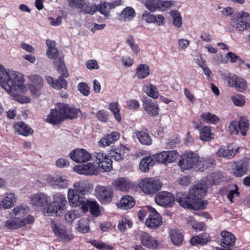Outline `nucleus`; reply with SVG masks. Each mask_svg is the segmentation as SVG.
<instances>
[{
	"label": "nucleus",
	"instance_id": "nucleus-8",
	"mask_svg": "<svg viewBox=\"0 0 250 250\" xmlns=\"http://www.w3.org/2000/svg\"><path fill=\"white\" fill-rule=\"evenodd\" d=\"M74 170L79 174L90 176L97 175L101 172L99 167L95 162L75 166L74 167Z\"/></svg>",
	"mask_w": 250,
	"mask_h": 250
},
{
	"label": "nucleus",
	"instance_id": "nucleus-44",
	"mask_svg": "<svg viewBox=\"0 0 250 250\" xmlns=\"http://www.w3.org/2000/svg\"><path fill=\"white\" fill-rule=\"evenodd\" d=\"M201 118L204 122L212 124H216L219 121V118L217 116L209 112L203 113L201 115Z\"/></svg>",
	"mask_w": 250,
	"mask_h": 250
},
{
	"label": "nucleus",
	"instance_id": "nucleus-36",
	"mask_svg": "<svg viewBox=\"0 0 250 250\" xmlns=\"http://www.w3.org/2000/svg\"><path fill=\"white\" fill-rule=\"evenodd\" d=\"M135 205L134 199L131 196H124L117 204L118 207L122 209H129L133 208Z\"/></svg>",
	"mask_w": 250,
	"mask_h": 250
},
{
	"label": "nucleus",
	"instance_id": "nucleus-47",
	"mask_svg": "<svg viewBox=\"0 0 250 250\" xmlns=\"http://www.w3.org/2000/svg\"><path fill=\"white\" fill-rule=\"evenodd\" d=\"M59 64L57 66L58 71L60 72L59 77L62 80L69 77V74L66 69L62 59L60 57L59 58Z\"/></svg>",
	"mask_w": 250,
	"mask_h": 250
},
{
	"label": "nucleus",
	"instance_id": "nucleus-51",
	"mask_svg": "<svg viewBox=\"0 0 250 250\" xmlns=\"http://www.w3.org/2000/svg\"><path fill=\"white\" fill-rule=\"evenodd\" d=\"M145 5L146 8L151 12L160 10V0H146Z\"/></svg>",
	"mask_w": 250,
	"mask_h": 250
},
{
	"label": "nucleus",
	"instance_id": "nucleus-33",
	"mask_svg": "<svg viewBox=\"0 0 250 250\" xmlns=\"http://www.w3.org/2000/svg\"><path fill=\"white\" fill-rule=\"evenodd\" d=\"M134 133L140 143L142 145L147 146L151 145L152 141L147 128L142 130H136Z\"/></svg>",
	"mask_w": 250,
	"mask_h": 250
},
{
	"label": "nucleus",
	"instance_id": "nucleus-6",
	"mask_svg": "<svg viewBox=\"0 0 250 250\" xmlns=\"http://www.w3.org/2000/svg\"><path fill=\"white\" fill-rule=\"evenodd\" d=\"M95 191L96 197L101 204L107 205L112 202L114 190L111 187L98 186Z\"/></svg>",
	"mask_w": 250,
	"mask_h": 250
},
{
	"label": "nucleus",
	"instance_id": "nucleus-3",
	"mask_svg": "<svg viewBox=\"0 0 250 250\" xmlns=\"http://www.w3.org/2000/svg\"><path fill=\"white\" fill-rule=\"evenodd\" d=\"M67 201L64 195L57 193L54 195L53 201L48 202L43 208V212L47 216H62L66 211Z\"/></svg>",
	"mask_w": 250,
	"mask_h": 250
},
{
	"label": "nucleus",
	"instance_id": "nucleus-19",
	"mask_svg": "<svg viewBox=\"0 0 250 250\" xmlns=\"http://www.w3.org/2000/svg\"><path fill=\"white\" fill-rule=\"evenodd\" d=\"M122 4L123 2L121 0H115L111 2L106 1L101 2L97 5V11H99L101 14L108 18L110 15V11L111 9H114Z\"/></svg>",
	"mask_w": 250,
	"mask_h": 250
},
{
	"label": "nucleus",
	"instance_id": "nucleus-63",
	"mask_svg": "<svg viewBox=\"0 0 250 250\" xmlns=\"http://www.w3.org/2000/svg\"><path fill=\"white\" fill-rule=\"evenodd\" d=\"M128 108L130 109L137 110L140 106L139 102L135 99H131L127 102Z\"/></svg>",
	"mask_w": 250,
	"mask_h": 250
},
{
	"label": "nucleus",
	"instance_id": "nucleus-64",
	"mask_svg": "<svg viewBox=\"0 0 250 250\" xmlns=\"http://www.w3.org/2000/svg\"><path fill=\"white\" fill-rule=\"evenodd\" d=\"M142 19L146 22L153 23L155 19V15L146 11L142 15Z\"/></svg>",
	"mask_w": 250,
	"mask_h": 250
},
{
	"label": "nucleus",
	"instance_id": "nucleus-46",
	"mask_svg": "<svg viewBox=\"0 0 250 250\" xmlns=\"http://www.w3.org/2000/svg\"><path fill=\"white\" fill-rule=\"evenodd\" d=\"M89 243L96 249L99 250H112L114 247L108 244L100 242L96 240H92L89 241Z\"/></svg>",
	"mask_w": 250,
	"mask_h": 250
},
{
	"label": "nucleus",
	"instance_id": "nucleus-38",
	"mask_svg": "<svg viewBox=\"0 0 250 250\" xmlns=\"http://www.w3.org/2000/svg\"><path fill=\"white\" fill-rule=\"evenodd\" d=\"M171 242L174 245H181L184 240V235L179 230L172 229L169 232Z\"/></svg>",
	"mask_w": 250,
	"mask_h": 250
},
{
	"label": "nucleus",
	"instance_id": "nucleus-9",
	"mask_svg": "<svg viewBox=\"0 0 250 250\" xmlns=\"http://www.w3.org/2000/svg\"><path fill=\"white\" fill-rule=\"evenodd\" d=\"M234 16L236 17V19L232 18L231 19V23L236 29L243 31L250 29V20L249 21L242 20L237 22L239 20L246 19L249 18L250 14L248 12L241 11L236 13Z\"/></svg>",
	"mask_w": 250,
	"mask_h": 250
},
{
	"label": "nucleus",
	"instance_id": "nucleus-52",
	"mask_svg": "<svg viewBox=\"0 0 250 250\" xmlns=\"http://www.w3.org/2000/svg\"><path fill=\"white\" fill-rule=\"evenodd\" d=\"M164 152L165 153L166 164L174 162L178 156V153L176 150L164 151Z\"/></svg>",
	"mask_w": 250,
	"mask_h": 250
},
{
	"label": "nucleus",
	"instance_id": "nucleus-56",
	"mask_svg": "<svg viewBox=\"0 0 250 250\" xmlns=\"http://www.w3.org/2000/svg\"><path fill=\"white\" fill-rule=\"evenodd\" d=\"M108 112L104 109L99 110L96 114V118L101 122L106 123L108 120Z\"/></svg>",
	"mask_w": 250,
	"mask_h": 250
},
{
	"label": "nucleus",
	"instance_id": "nucleus-24",
	"mask_svg": "<svg viewBox=\"0 0 250 250\" xmlns=\"http://www.w3.org/2000/svg\"><path fill=\"white\" fill-rule=\"evenodd\" d=\"M221 246L226 249L232 248L236 241V237L232 233L223 230L221 232Z\"/></svg>",
	"mask_w": 250,
	"mask_h": 250
},
{
	"label": "nucleus",
	"instance_id": "nucleus-23",
	"mask_svg": "<svg viewBox=\"0 0 250 250\" xmlns=\"http://www.w3.org/2000/svg\"><path fill=\"white\" fill-rule=\"evenodd\" d=\"M128 150L123 146H112L108 152V156L110 158H112L115 161H120L123 160L126 156L128 155L127 151Z\"/></svg>",
	"mask_w": 250,
	"mask_h": 250
},
{
	"label": "nucleus",
	"instance_id": "nucleus-40",
	"mask_svg": "<svg viewBox=\"0 0 250 250\" xmlns=\"http://www.w3.org/2000/svg\"><path fill=\"white\" fill-rule=\"evenodd\" d=\"M150 69L149 66L146 64H139L136 72V76L139 79H144L149 75Z\"/></svg>",
	"mask_w": 250,
	"mask_h": 250
},
{
	"label": "nucleus",
	"instance_id": "nucleus-43",
	"mask_svg": "<svg viewBox=\"0 0 250 250\" xmlns=\"http://www.w3.org/2000/svg\"><path fill=\"white\" fill-rule=\"evenodd\" d=\"M108 108L113 113L117 122L120 123L122 121V116L120 113L119 103L118 102L111 103L109 104Z\"/></svg>",
	"mask_w": 250,
	"mask_h": 250
},
{
	"label": "nucleus",
	"instance_id": "nucleus-54",
	"mask_svg": "<svg viewBox=\"0 0 250 250\" xmlns=\"http://www.w3.org/2000/svg\"><path fill=\"white\" fill-rule=\"evenodd\" d=\"M90 229L87 221L84 219H81L78 224L77 230L82 233H86L89 231Z\"/></svg>",
	"mask_w": 250,
	"mask_h": 250
},
{
	"label": "nucleus",
	"instance_id": "nucleus-62",
	"mask_svg": "<svg viewBox=\"0 0 250 250\" xmlns=\"http://www.w3.org/2000/svg\"><path fill=\"white\" fill-rule=\"evenodd\" d=\"M67 181L66 179L59 177L54 181V184L58 188H65L67 186Z\"/></svg>",
	"mask_w": 250,
	"mask_h": 250
},
{
	"label": "nucleus",
	"instance_id": "nucleus-30",
	"mask_svg": "<svg viewBox=\"0 0 250 250\" xmlns=\"http://www.w3.org/2000/svg\"><path fill=\"white\" fill-rule=\"evenodd\" d=\"M13 211L15 213V217L19 218V220H26L29 216L31 217L33 219L32 224L34 222V218L33 216L29 214L30 208L27 207L20 206L17 207L13 209Z\"/></svg>",
	"mask_w": 250,
	"mask_h": 250
},
{
	"label": "nucleus",
	"instance_id": "nucleus-28",
	"mask_svg": "<svg viewBox=\"0 0 250 250\" xmlns=\"http://www.w3.org/2000/svg\"><path fill=\"white\" fill-rule=\"evenodd\" d=\"M211 237L208 233L203 232L198 235L193 236L190 239V243L192 246L201 245L204 246L210 242Z\"/></svg>",
	"mask_w": 250,
	"mask_h": 250
},
{
	"label": "nucleus",
	"instance_id": "nucleus-2",
	"mask_svg": "<svg viewBox=\"0 0 250 250\" xmlns=\"http://www.w3.org/2000/svg\"><path fill=\"white\" fill-rule=\"evenodd\" d=\"M23 75L17 72L7 71L5 67L0 64V85L8 92L21 88L23 85Z\"/></svg>",
	"mask_w": 250,
	"mask_h": 250
},
{
	"label": "nucleus",
	"instance_id": "nucleus-15",
	"mask_svg": "<svg viewBox=\"0 0 250 250\" xmlns=\"http://www.w3.org/2000/svg\"><path fill=\"white\" fill-rule=\"evenodd\" d=\"M57 107L62 112L65 120L76 119L78 114L81 113L80 109L72 107L64 103H58Z\"/></svg>",
	"mask_w": 250,
	"mask_h": 250
},
{
	"label": "nucleus",
	"instance_id": "nucleus-10",
	"mask_svg": "<svg viewBox=\"0 0 250 250\" xmlns=\"http://www.w3.org/2000/svg\"><path fill=\"white\" fill-rule=\"evenodd\" d=\"M225 80L227 82L229 87H234L236 90L240 92L244 91L247 87L246 81L242 77H238L236 75H229L225 77Z\"/></svg>",
	"mask_w": 250,
	"mask_h": 250
},
{
	"label": "nucleus",
	"instance_id": "nucleus-22",
	"mask_svg": "<svg viewBox=\"0 0 250 250\" xmlns=\"http://www.w3.org/2000/svg\"><path fill=\"white\" fill-rule=\"evenodd\" d=\"M81 208L84 212L89 211L91 214L95 217L99 216L101 214L100 206L96 200H86Z\"/></svg>",
	"mask_w": 250,
	"mask_h": 250
},
{
	"label": "nucleus",
	"instance_id": "nucleus-16",
	"mask_svg": "<svg viewBox=\"0 0 250 250\" xmlns=\"http://www.w3.org/2000/svg\"><path fill=\"white\" fill-rule=\"evenodd\" d=\"M141 244L149 249H156L158 248L160 243L155 237L150 236L147 233L142 231L139 234Z\"/></svg>",
	"mask_w": 250,
	"mask_h": 250
},
{
	"label": "nucleus",
	"instance_id": "nucleus-49",
	"mask_svg": "<svg viewBox=\"0 0 250 250\" xmlns=\"http://www.w3.org/2000/svg\"><path fill=\"white\" fill-rule=\"evenodd\" d=\"M237 150L233 149H225L220 148L217 152V155L219 157H223L227 159L232 158L237 153Z\"/></svg>",
	"mask_w": 250,
	"mask_h": 250
},
{
	"label": "nucleus",
	"instance_id": "nucleus-45",
	"mask_svg": "<svg viewBox=\"0 0 250 250\" xmlns=\"http://www.w3.org/2000/svg\"><path fill=\"white\" fill-rule=\"evenodd\" d=\"M238 126L241 134L245 136L249 127L248 120L245 117H241L239 122H238Z\"/></svg>",
	"mask_w": 250,
	"mask_h": 250
},
{
	"label": "nucleus",
	"instance_id": "nucleus-14",
	"mask_svg": "<svg viewBox=\"0 0 250 250\" xmlns=\"http://www.w3.org/2000/svg\"><path fill=\"white\" fill-rule=\"evenodd\" d=\"M149 212L148 218L146 220V226L150 229H156L162 223V217L157 211L151 207H148Z\"/></svg>",
	"mask_w": 250,
	"mask_h": 250
},
{
	"label": "nucleus",
	"instance_id": "nucleus-61",
	"mask_svg": "<svg viewBox=\"0 0 250 250\" xmlns=\"http://www.w3.org/2000/svg\"><path fill=\"white\" fill-rule=\"evenodd\" d=\"M229 129L231 135H237L239 131L238 122L235 121L231 122L229 125Z\"/></svg>",
	"mask_w": 250,
	"mask_h": 250
},
{
	"label": "nucleus",
	"instance_id": "nucleus-11",
	"mask_svg": "<svg viewBox=\"0 0 250 250\" xmlns=\"http://www.w3.org/2000/svg\"><path fill=\"white\" fill-rule=\"evenodd\" d=\"M249 168V162L247 159H241L234 162L232 171L236 177H242L248 173Z\"/></svg>",
	"mask_w": 250,
	"mask_h": 250
},
{
	"label": "nucleus",
	"instance_id": "nucleus-25",
	"mask_svg": "<svg viewBox=\"0 0 250 250\" xmlns=\"http://www.w3.org/2000/svg\"><path fill=\"white\" fill-rule=\"evenodd\" d=\"M33 219L29 216L26 220H19V218L15 217L12 219L7 220L5 222V227L10 229H15L24 226L26 225L32 224Z\"/></svg>",
	"mask_w": 250,
	"mask_h": 250
},
{
	"label": "nucleus",
	"instance_id": "nucleus-5",
	"mask_svg": "<svg viewBox=\"0 0 250 250\" xmlns=\"http://www.w3.org/2000/svg\"><path fill=\"white\" fill-rule=\"evenodd\" d=\"M93 157L101 172H109L112 169V161L108 154L102 152H96L94 153Z\"/></svg>",
	"mask_w": 250,
	"mask_h": 250
},
{
	"label": "nucleus",
	"instance_id": "nucleus-60",
	"mask_svg": "<svg viewBox=\"0 0 250 250\" xmlns=\"http://www.w3.org/2000/svg\"><path fill=\"white\" fill-rule=\"evenodd\" d=\"M235 189L230 190L227 195L228 199L231 203H233V198L235 196L239 197L240 192L238 191L239 188L237 185H235Z\"/></svg>",
	"mask_w": 250,
	"mask_h": 250
},
{
	"label": "nucleus",
	"instance_id": "nucleus-13",
	"mask_svg": "<svg viewBox=\"0 0 250 250\" xmlns=\"http://www.w3.org/2000/svg\"><path fill=\"white\" fill-rule=\"evenodd\" d=\"M68 200L71 207H77L83 204L85 197L83 193H81L77 189H69L68 191Z\"/></svg>",
	"mask_w": 250,
	"mask_h": 250
},
{
	"label": "nucleus",
	"instance_id": "nucleus-17",
	"mask_svg": "<svg viewBox=\"0 0 250 250\" xmlns=\"http://www.w3.org/2000/svg\"><path fill=\"white\" fill-rule=\"evenodd\" d=\"M52 229L59 241L68 242L74 238V235L71 233L68 232L63 227L57 226L55 223L52 224Z\"/></svg>",
	"mask_w": 250,
	"mask_h": 250
},
{
	"label": "nucleus",
	"instance_id": "nucleus-27",
	"mask_svg": "<svg viewBox=\"0 0 250 250\" xmlns=\"http://www.w3.org/2000/svg\"><path fill=\"white\" fill-rule=\"evenodd\" d=\"M120 137V133L117 131L112 132L110 134L104 135V137L99 142V146L102 147L109 146L111 144L118 140Z\"/></svg>",
	"mask_w": 250,
	"mask_h": 250
},
{
	"label": "nucleus",
	"instance_id": "nucleus-4",
	"mask_svg": "<svg viewBox=\"0 0 250 250\" xmlns=\"http://www.w3.org/2000/svg\"><path fill=\"white\" fill-rule=\"evenodd\" d=\"M199 160V155L193 152L186 151L181 156L178 165L183 170H188L192 167L196 168Z\"/></svg>",
	"mask_w": 250,
	"mask_h": 250
},
{
	"label": "nucleus",
	"instance_id": "nucleus-31",
	"mask_svg": "<svg viewBox=\"0 0 250 250\" xmlns=\"http://www.w3.org/2000/svg\"><path fill=\"white\" fill-rule=\"evenodd\" d=\"M112 185L116 190L122 191H127L131 188L130 181L125 177L116 179L112 183Z\"/></svg>",
	"mask_w": 250,
	"mask_h": 250
},
{
	"label": "nucleus",
	"instance_id": "nucleus-42",
	"mask_svg": "<svg viewBox=\"0 0 250 250\" xmlns=\"http://www.w3.org/2000/svg\"><path fill=\"white\" fill-rule=\"evenodd\" d=\"M15 202V197L14 193H7L6 196L3 198L1 201V205L4 208H10Z\"/></svg>",
	"mask_w": 250,
	"mask_h": 250
},
{
	"label": "nucleus",
	"instance_id": "nucleus-55",
	"mask_svg": "<svg viewBox=\"0 0 250 250\" xmlns=\"http://www.w3.org/2000/svg\"><path fill=\"white\" fill-rule=\"evenodd\" d=\"M234 104L237 106H243L245 104V96L241 94H237L231 96Z\"/></svg>",
	"mask_w": 250,
	"mask_h": 250
},
{
	"label": "nucleus",
	"instance_id": "nucleus-34",
	"mask_svg": "<svg viewBox=\"0 0 250 250\" xmlns=\"http://www.w3.org/2000/svg\"><path fill=\"white\" fill-rule=\"evenodd\" d=\"M46 80L48 83L55 89H61L64 88L66 89L67 87V82L66 81L62 79L59 77L58 79L54 80L53 77L47 76Z\"/></svg>",
	"mask_w": 250,
	"mask_h": 250
},
{
	"label": "nucleus",
	"instance_id": "nucleus-58",
	"mask_svg": "<svg viewBox=\"0 0 250 250\" xmlns=\"http://www.w3.org/2000/svg\"><path fill=\"white\" fill-rule=\"evenodd\" d=\"M30 79L33 83V85H36L39 88L42 86L43 80L40 75H34L31 76Z\"/></svg>",
	"mask_w": 250,
	"mask_h": 250
},
{
	"label": "nucleus",
	"instance_id": "nucleus-20",
	"mask_svg": "<svg viewBox=\"0 0 250 250\" xmlns=\"http://www.w3.org/2000/svg\"><path fill=\"white\" fill-rule=\"evenodd\" d=\"M65 120L62 112L58 108L57 104L55 109H51L45 121L51 125H58Z\"/></svg>",
	"mask_w": 250,
	"mask_h": 250
},
{
	"label": "nucleus",
	"instance_id": "nucleus-39",
	"mask_svg": "<svg viewBox=\"0 0 250 250\" xmlns=\"http://www.w3.org/2000/svg\"><path fill=\"white\" fill-rule=\"evenodd\" d=\"M212 128L210 126H205L200 129V138L204 141H210L214 138V134L211 132Z\"/></svg>",
	"mask_w": 250,
	"mask_h": 250
},
{
	"label": "nucleus",
	"instance_id": "nucleus-37",
	"mask_svg": "<svg viewBox=\"0 0 250 250\" xmlns=\"http://www.w3.org/2000/svg\"><path fill=\"white\" fill-rule=\"evenodd\" d=\"M214 162V160L210 157L200 158L199 157L196 169L201 171H204L205 169L211 167Z\"/></svg>",
	"mask_w": 250,
	"mask_h": 250
},
{
	"label": "nucleus",
	"instance_id": "nucleus-21",
	"mask_svg": "<svg viewBox=\"0 0 250 250\" xmlns=\"http://www.w3.org/2000/svg\"><path fill=\"white\" fill-rule=\"evenodd\" d=\"M143 107L145 111L151 117H156L159 114L160 108L156 101L150 99L143 101Z\"/></svg>",
	"mask_w": 250,
	"mask_h": 250
},
{
	"label": "nucleus",
	"instance_id": "nucleus-7",
	"mask_svg": "<svg viewBox=\"0 0 250 250\" xmlns=\"http://www.w3.org/2000/svg\"><path fill=\"white\" fill-rule=\"evenodd\" d=\"M140 187L145 193L153 194L157 193L162 188L160 180L153 178H145L140 183Z\"/></svg>",
	"mask_w": 250,
	"mask_h": 250
},
{
	"label": "nucleus",
	"instance_id": "nucleus-41",
	"mask_svg": "<svg viewBox=\"0 0 250 250\" xmlns=\"http://www.w3.org/2000/svg\"><path fill=\"white\" fill-rule=\"evenodd\" d=\"M153 165V159L150 156L146 157L140 162V169L145 172H148L150 167H152Z\"/></svg>",
	"mask_w": 250,
	"mask_h": 250
},
{
	"label": "nucleus",
	"instance_id": "nucleus-26",
	"mask_svg": "<svg viewBox=\"0 0 250 250\" xmlns=\"http://www.w3.org/2000/svg\"><path fill=\"white\" fill-rule=\"evenodd\" d=\"M13 128L18 134L25 137L32 135L34 133L33 129L24 122L15 123L13 125Z\"/></svg>",
	"mask_w": 250,
	"mask_h": 250
},
{
	"label": "nucleus",
	"instance_id": "nucleus-18",
	"mask_svg": "<svg viewBox=\"0 0 250 250\" xmlns=\"http://www.w3.org/2000/svg\"><path fill=\"white\" fill-rule=\"evenodd\" d=\"M155 200L159 205L170 207L172 206L174 201V197L173 195L169 192L162 191L156 195Z\"/></svg>",
	"mask_w": 250,
	"mask_h": 250
},
{
	"label": "nucleus",
	"instance_id": "nucleus-53",
	"mask_svg": "<svg viewBox=\"0 0 250 250\" xmlns=\"http://www.w3.org/2000/svg\"><path fill=\"white\" fill-rule=\"evenodd\" d=\"M170 15L172 17L173 24L177 27H180L182 24V20L180 13L177 10H171L170 12Z\"/></svg>",
	"mask_w": 250,
	"mask_h": 250
},
{
	"label": "nucleus",
	"instance_id": "nucleus-32",
	"mask_svg": "<svg viewBox=\"0 0 250 250\" xmlns=\"http://www.w3.org/2000/svg\"><path fill=\"white\" fill-rule=\"evenodd\" d=\"M136 15L135 10L131 7H126L118 16L120 21L127 22L132 21Z\"/></svg>",
	"mask_w": 250,
	"mask_h": 250
},
{
	"label": "nucleus",
	"instance_id": "nucleus-48",
	"mask_svg": "<svg viewBox=\"0 0 250 250\" xmlns=\"http://www.w3.org/2000/svg\"><path fill=\"white\" fill-rule=\"evenodd\" d=\"M145 91L148 96L154 99H157L159 96V92L157 90L156 86L150 83L146 86Z\"/></svg>",
	"mask_w": 250,
	"mask_h": 250
},
{
	"label": "nucleus",
	"instance_id": "nucleus-35",
	"mask_svg": "<svg viewBox=\"0 0 250 250\" xmlns=\"http://www.w3.org/2000/svg\"><path fill=\"white\" fill-rule=\"evenodd\" d=\"M31 201L33 205L40 206L43 208L49 202V197L43 193H39L35 195Z\"/></svg>",
	"mask_w": 250,
	"mask_h": 250
},
{
	"label": "nucleus",
	"instance_id": "nucleus-57",
	"mask_svg": "<svg viewBox=\"0 0 250 250\" xmlns=\"http://www.w3.org/2000/svg\"><path fill=\"white\" fill-rule=\"evenodd\" d=\"M80 214L75 210L68 211L65 214L64 218L66 222L71 223L79 217Z\"/></svg>",
	"mask_w": 250,
	"mask_h": 250
},
{
	"label": "nucleus",
	"instance_id": "nucleus-50",
	"mask_svg": "<svg viewBox=\"0 0 250 250\" xmlns=\"http://www.w3.org/2000/svg\"><path fill=\"white\" fill-rule=\"evenodd\" d=\"M80 9V12L84 14L93 15L97 11V5L93 4H85L84 3Z\"/></svg>",
	"mask_w": 250,
	"mask_h": 250
},
{
	"label": "nucleus",
	"instance_id": "nucleus-29",
	"mask_svg": "<svg viewBox=\"0 0 250 250\" xmlns=\"http://www.w3.org/2000/svg\"><path fill=\"white\" fill-rule=\"evenodd\" d=\"M74 188L81 193H83L85 196V194L90 192L93 188V186L88 180H83L75 183Z\"/></svg>",
	"mask_w": 250,
	"mask_h": 250
},
{
	"label": "nucleus",
	"instance_id": "nucleus-1",
	"mask_svg": "<svg viewBox=\"0 0 250 250\" xmlns=\"http://www.w3.org/2000/svg\"><path fill=\"white\" fill-rule=\"evenodd\" d=\"M207 189L203 184H197L190 189L188 194L178 193L177 195V202L185 208L193 210H202L206 208L208 201L203 200L205 196Z\"/></svg>",
	"mask_w": 250,
	"mask_h": 250
},
{
	"label": "nucleus",
	"instance_id": "nucleus-12",
	"mask_svg": "<svg viewBox=\"0 0 250 250\" xmlns=\"http://www.w3.org/2000/svg\"><path fill=\"white\" fill-rule=\"evenodd\" d=\"M70 158L77 163L88 162L92 159L91 154L83 148H76L69 153Z\"/></svg>",
	"mask_w": 250,
	"mask_h": 250
},
{
	"label": "nucleus",
	"instance_id": "nucleus-59",
	"mask_svg": "<svg viewBox=\"0 0 250 250\" xmlns=\"http://www.w3.org/2000/svg\"><path fill=\"white\" fill-rule=\"evenodd\" d=\"M78 88L79 91L84 96H87L89 95V87L86 83L81 82L79 83L78 85Z\"/></svg>",
	"mask_w": 250,
	"mask_h": 250
}]
</instances>
